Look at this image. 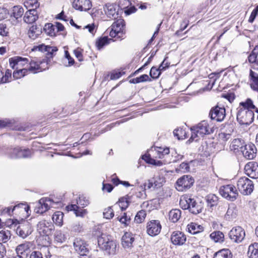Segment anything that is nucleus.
<instances>
[{"mask_svg":"<svg viewBox=\"0 0 258 258\" xmlns=\"http://www.w3.org/2000/svg\"><path fill=\"white\" fill-rule=\"evenodd\" d=\"M41 33V28L36 25L32 26L28 32L29 37L32 39H36Z\"/></svg>","mask_w":258,"mask_h":258,"instance_id":"nucleus-29","label":"nucleus"},{"mask_svg":"<svg viewBox=\"0 0 258 258\" xmlns=\"http://www.w3.org/2000/svg\"><path fill=\"white\" fill-rule=\"evenodd\" d=\"M161 225L159 221L152 220L147 223V232L151 236L157 235L161 231Z\"/></svg>","mask_w":258,"mask_h":258,"instance_id":"nucleus-13","label":"nucleus"},{"mask_svg":"<svg viewBox=\"0 0 258 258\" xmlns=\"http://www.w3.org/2000/svg\"><path fill=\"white\" fill-rule=\"evenodd\" d=\"M207 201L208 206L212 207L217 205L218 197L214 195H210L207 196Z\"/></svg>","mask_w":258,"mask_h":258,"instance_id":"nucleus-51","label":"nucleus"},{"mask_svg":"<svg viewBox=\"0 0 258 258\" xmlns=\"http://www.w3.org/2000/svg\"><path fill=\"white\" fill-rule=\"evenodd\" d=\"M43 48H45V51L48 52H51V51H56V49L55 48H53L51 47H50V46H46L45 45H40V46H36L35 48V50H38L39 51H42Z\"/></svg>","mask_w":258,"mask_h":258,"instance_id":"nucleus-60","label":"nucleus"},{"mask_svg":"<svg viewBox=\"0 0 258 258\" xmlns=\"http://www.w3.org/2000/svg\"><path fill=\"white\" fill-rule=\"evenodd\" d=\"M181 211L177 209L171 210L169 213V219L173 223L177 222L181 218Z\"/></svg>","mask_w":258,"mask_h":258,"instance_id":"nucleus-27","label":"nucleus"},{"mask_svg":"<svg viewBox=\"0 0 258 258\" xmlns=\"http://www.w3.org/2000/svg\"><path fill=\"white\" fill-rule=\"evenodd\" d=\"M179 170L183 172L189 171V166L188 164L186 162H183L180 164L179 166Z\"/></svg>","mask_w":258,"mask_h":258,"instance_id":"nucleus-64","label":"nucleus"},{"mask_svg":"<svg viewBox=\"0 0 258 258\" xmlns=\"http://www.w3.org/2000/svg\"><path fill=\"white\" fill-rule=\"evenodd\" d=\"M117 220L121 224H123L124 226H126L130 222L131 219L126 216V214L125 213H124L122 216L117 217Z\"/></svg>","mask_w":258,"mask_h":258,"instance_id":"nucleus-56","label":"nucleus"},{"mask_svg":"<svg viewBox=\"0 0 258 258\" xmlns=\"http://www.w3.org/2000/svg\"><path fill=\"white\" fill-rule=\"evenodd\" d=\"M54 229L52 223L45 220L39 221L37 225V231L41 236L49 235Z\"/></svg>","mask_w":258,"mask_h":258,"instance_id":"nucleus-7","label":"nucleus"},{"mask_svg":"<svg viewBox=\"0 0 258 258\" xmlns=\"http://www.w3.org/2000/svg\"><path fill=\"white\" fill-rule=\"evenodd\" d=\"M104 11L108 17L115 18L117 16L115 6L112 4H107L104 8Z\"/></svg>","mask_w":258,"mask_h":258,"instance_id":"nucleus-30","label":"nucleus"},{"mask_svg":"<svg viewBox=\"0 0 258 258\" xmlns=\"http://www.w3.org/2000/svg\"><path fill=\"white\" fill-rule=\"evenodd\" d=\"M24 5L27 9L35 10L38 8L39 4L38 0H25Z\"/></svg>","mask_w":258,"mask_h":258,"instance_id":"nucleus-40","label":"nucleus"},{"mask_svg":"<svg viewBox=\"0 0 258 258\" xmlns=\"http://www.w3.org/2000/svg\"><path fill=\"white\" fill-rule=\"evenodd\" d=\"M194 178L189 175H183L177 179L176 182V188L179 191L189 189L194 183Z\"/></svg>","mask_w":258,"mask_h":258,"instance_id":"nucleus-6","label":"nucleus"},{"mask_svg":"<svg viewBox=\"0 0 258 258\" xmlns=\"http://www.w3.org/2000/svg\"><path fill=\"white\" fill-rule=\"evenodd\" d=\"M203 227L196 223H191L187 226V231L192 234H195L203 231Z\"/></svg>","mask_w":258,"mask_h":258,"instance_id":"nucleus-25","label":"nucleus"},{"mask_svg":"<svg viewBox=\"0 0 258 258\" xmlns=\"http://www.w3.org/2000/svg\"><path fill=\"white\" fill-rule=\"evenodd\" d=\"M38 19L37 12L35 10L30 9L27 11L24 16L25 22L29 24L33 23Z\"/></svg>","mask_w":258,"mask_h":258,"instance_id":"nucleus-20","label":"nucleus"},{"mask_svg":"<svg viewBox=\"0 0 258 258\" xmlns=\"http://www.w3.org/2000/svg\"><path fill=\"white\" fill-rule=\"evenodd\" d=\"M243 141L240 139H235L233 140L230 144V148L231 150L235 152H238L240 149L241 151L243 148Z\"/></svg>","mask_w":258,"mask_h":258,"instance_id":"nucleus-24","label":"nucleus"},{"mask_svg":"<svg viewBox=\"0 0 258 258\" xmlns=\"http://www.w3.org/2000/svg\"><path fill=\"white\" fill-rule=\"evenodd\" d=\"M134 238L131 233L125 232L121 238V244L123 247L130 248L132 246Z\"/></svg>","mask_w":258,"mask_h":258,"instance_id":"nucleus-22","label":"nucleus"},{"mask_svg":"<svg viewBox=\"0 0 258 258\" xmlns=\"http://www.w3.org/2000/svg\"><path fill=\"white\" fill-rule=\"evenodd\" d=\"M191 202V198L188 196L182 197L181 198L179 204L181 208L183 209H188L189 203Z\"/></svg>","mask_w":258,"mask_h":258,"instance_id":"nucleus-41","label":"nucleus"},{"mask_svg":"<svg viewBox=\"0 0 258 258\" xmlns=\"http://www.w3.org/2000/svg\"><path fill=\"white\" fill-rule=\"evenodd\" d=\"M82 52H83V50L79 48H78L75 49L74 51V53L76 57L77 58V59L79 61H82L83 59Z\"/></svg>","mask_w":258,"mask_h":258,"instance_id":"nucleus-62","label":"nucleus"},{"mask_svg":"<svg viewBox=\"0 0 258 258\" xmlns=\"http://www.w3.org/2000/svg\"><path fill=\"white\" fill-rule=\"evenodd\" d=\"M245 173L252 178H258V163L249 162L244 167Z\"/></svg>","mask_w":258,"mask_h":258,"instance_id":"nucleus-15","label":"nucleus"},{"mask_svg":"<svg viewBox=\"0 0 258 258\" xmlns=\"http://www.w3.org/2000/svg\"><path fill=\"white\" fill-rule=\"evenodd\" d=\"M156 152L159 158H162L165 155H168L170 153L168 148L157 147Z\"/></svg>","mask_w":258,"mask_h":258,"instance_id":"nucleus-50","label":"nucleus"},{"mask_svg":"<svg viewBox=\"0 0 258 258\" xmlns=\"http://www.w3.org/2000/svg\"><path fill=\"white\" fill-rule=\"evenodd\" d=\"M18 209L20 210V212H26L28 214L29 207L23 204H19L13 207V211H17Z\"/></svg>","mask_w":258,"mask_h":258,"instance_id":"nucleus-55","label":"nucleus"},{"mask_svg":"<svg viewBox=\"0 0 258 258\" xmlns=\"http://www.w3.org/2000/svg\"><path fill=\"white\" fill-rule=\"evenodd\" d=\"M237 186L239 191L244 195H250L254 188L253 182L246 177H242L238 180Z\"/></svg>","mask_w":258,"mask_h":258,"instance_id":"nucleus-4","label":"nucleus"},{"mask_svg":"<svg viewBox=\"0 0 258 258\" xmlns=\"http://www.w3.org/2000/svg\"><path fill=\"white\" fill-rule=\"evenodd\" d=\"M73 7L80 11H87L92 7V4L90 0H74Z\"/></svg>","mask_w":258,"mask_h":258,"instance_id":"nucleus-19","label":"nucleus"},{"mask_svg":"<svg viewBox=\"0 0 258 258\" xmlns=\"http://www.w3.org/2000/svg\"><path fill=\"white\" fill-rule=\"evenodd\" d=\"M114 211L112 207H109L104 210L103 216L107 219H110L114 216Z\"/></svg>","mask_w":258,"mask_h":258,"instance_id":"nucleus-52","label":"nucleus"},{"mask_svg":"<svg viewBox=\"0 0 258 258\" xmlns=\"http://www.w3.org/2000/svg\"><path fill=\"white\" fill-rule=\"evenodd\" d=\"M243 156L247 159H253L256 154V148L253 144L245 145L241 150Z\"/></svg>","mask_w":258,"mask_h":258,"instance_id":"nucleus-17","label":"nucleus"},{"mask_svg":"<svg viewBox=\"0 0 258 258\" xmlns=\"http://www.w3.org/2000/svg\"><path fill=\"white\" fill-rule=\"evenodd\" d=\"M231 138V134L225 133H221L219 134V141L222 143L226 142Z\"/></svg>","mask_w":258,"mask_h":258,"instance_id":"nucleus-58","label":"nucleus"},{"mask_svg":"<svg viewBox=\"0 0 258 258\" xmlns=\"http://www.w3.org/2000/svg\"><path fill=\"white\" fill-rule=\"evenodd\" d=\"M143 159L145 160L147 163L152 165L160 166L163 164V163L161 161L156 160L154 159L151 158L150 157H143Z\"/></svg>","mask_w":258,"mask_h":258,"instance_id":"nucleus-53","label":"nucleus"},{"mask_svg":"<svg viewBox=\"0 0 258 258\" xmlns=\"http://www.w3.org/2000/svg\"><path fill=\"white\" fill-rule=\"evenodd\" d=\"M188 209L191 213L194 214H199L202 211V207L201 205L198 204L194 199L191 198Z\"/></svg>","mask_w":258,"mask_h":258,"instance_id":"nucleus-34","label":"nucleus"},{"mask_svg":"<svg viewBox=\"0 0 258 258\" xmlns=\"http://www.w3.org/2000/svg\"><path fill=\"white\" fill-rule=\"evenodd\" d=\"M10 66L14 67L15 65L25 66L29 63V68L28 72L35 74L48 69V63L46 60H37L36 59L29 60L26 58L17 57L10 59Z\"/></svg>","mask_w":258,"mask_h":258,"instance_id":"nucleus-1","label":"nucleus"},{"mask_svg":"<svg viewBox=\"0 0 258 258\" xmlns=\"http://www.w3.org/2000/svg\"><path fill=\"white\" fill-rule=\"evenodd\" d=\"M29 244L26 242L19 245L17 247L16 250L17 253L20 255L23 254L25 252L29 250Z\"/></svg>","mask_w":258,"mask_h":258,"instance_id":"nucleus-45","label":"nucleus"},{"mask_svg":"<svg viewBox=\"0 0 258 258\" xmlns=\"http://www.w3.org/2000/svg\"><path fill=\"white\" fill-rule=\"evenodd\" d=\"M237 214V210L234 204L229 205L225 218L228 220L235 218Z\"/></svg>","mask_w":258,"mask_h":258,"instance_id":"nucleus-23","label":"nucleus"},{"mask_svg":"<svg viewBox=\"0 0 258 258\" xmlns=\"http://www.w3.org/2000/svg\"><path fill=\"white\" fill-rule=\"evenodd\" d=\"M53 201L50 198H42L36 204L34 211L36 213L43 214L52 206Z\"/></svg>","mask_w":258,"mask_h":258,"instance_id":"nucleus-8","label":"nucleus"},{"mask_svg":"<svg viewBox=\"0 0 258 258\" xmlns=\"http://www.w3.org/2000/svg\"><path fill=\"white\" fill-rule=\"evenodd\" d=\"M258 58V45L255 46L253 50L248 56V59L250 63H254Z\"/></svg>","mask_w":258,"mask_h":258,"instance_id":"nucleus-42","label":"nucleus"},{"mask_svg":"<svg viewBox=\"0 0 258 258\" xmlns=\"http://www.w3.org/2000/svg\"><path fill=\"white\" fill-rule=\"evenodd\" d=\"M183 158V155L177 154L176 152L174 151V152H172V159L170 161H169V162H176L178 161L182 160Z\"/></svg>","mask_w":258,"mask_h":258,"instance_id":"nucleus-59","label":"nucleus"},{"mask_svg":"<svg viewBox=\"0 0 258 258\" xmlns=\"http://www.w3.org/2000/svg\"><path fill=\"white\" fill-rule=\"evenodd\" d=\"M165 178L163 176H157L153 178V180L149 182L147 184H145V186H147L148 188L153 187L159 188L161 187L165 182Z\"/></svg>","mask_w":258,"mask_h":258,"instance_id":"nucleus-21","label":"nucleus"},{"mask_svg":"<svg viewBox=\"0 0 258 258\" xmlns=\"http://www.w3.org/2000/svg\"><path fill=\"white\" fill-rule=\"evenodd\" d=\"M89 200L84 196H80L77 201V204L81 206L82 208L86 207L89 204Z\"/></svg>","mask_w":258,"mask_h":258,"instance_id":"nucleus-54","label":"nucleus"},{"mask_svg":"<svg viewBox=\"0 0 258 258\" xmlns=\"http://www.w3.org/2000/svg\"><path fill=\"white\" fill-rule=\"evenodd\" d=\"M21 66L15 65L13 69L16 67L17 70L13 72V77L16 79H19L25 76L28 73V70L26 68L19 69ZM12 68V67L11 66Z\"/></svg>","mask_w":258,"mask_h":258,"instance_id":"nucleus-32","label":"nucleus"},{"mask_svg":"<svg viewBox=\"0 0 258 258\" xmlns=\"http://www.w3.org/2000/svg\"><path fill=\"white\" fill-rule=\"evenodd\" d=\"M210 236L216 242H222L224 241V239L223 233L219 231L212 232Z\"/></svg>","mask_w":258,"mask_h":258,"instance_id":"nucleus-37","label":"nucleus"},{"mask_svg":"<svg viewBox=\"0 0 258 258\" xmlns=\"http://www.w3.org/2000/svg\"><path fill=\"white\" fill-rule=\"evenodd\" d=\"M250 87L252 89H258V74L252 70L249 73Z\"/></svg>","mask_w":258,"mask_h":258,"instance_id":"nucleus-28","label":"nucleus"},{"mask_svg":"<svg viewBox=\"0 0 258 258\" xmlns=\"http://www.w3.org/2000/svg\"><path fill=\"white\" fill-rule=\"evenodd\" d=\"M32 232V226L28 221H26L20 225L16 230L17 234L23 238L27 237Z\"/></svg>","mask_w":258,"mask_h":258,"instance_id":"nucleus-16","label":"nucleus"},{"mask_svg":"<svg viewBox=\"0 0 258 258\" xmlns=\"http://www.w3.org/2000/svg\"><path fill=\"white\" fill-rule=\"evenodd\" d=\"M24 13L23 9L20 6H14L11 11V16L16 19L21 17Z\"/></svg>","mask_w":258,"mask_h":258,"instance_id":"nucleus-38","label":"nucleus"},{"mask_svg":"<svg viewBox=\"0 0 258 258\" xmlns=\"http://www.w3.org/2000/svg\"><path fill=\"white\" fill-rule=\"evenodd\" d=\"M214 258H232V254L228 249H223L215 253Z\"/></svg>","mask_w":258,"mask_h":258,"instance_id":"nucleus-36","label":"nucleus"},{"mask_svg":"<svg viewBox=\"0 0 258 258\" xmlns=\"http://www.w3.org/2000/svg\"><path fill=\"white\" fill-rule=\"evenodd\" d=\"M247 254L249 258H258L257 243H253L249 246Z\"/></svg>","mask_w":258,"mask_h":258,"instance_id":"nucleus-31","label":"nucleus"},{"mask_svg":"<svg viewBox=\"0 0 258 258\" xmlns=\"http://www.w3.org/2000/svg\"><path fill=\"white\" fill-rule=\"evenodd\" d=\"M109 39L107 37L104 36L98 39L96 43V46L98 49H101L104 46L107 45L109 43Z\"/></svg>","mask_w":258,"mask_h":258,"instance_id":"nucleus-49","label":"nucleus"},{"mask_svg":"<svg viewBox=\"0 0 258 258\" xmlns=\"http://www.w3.org/2000/svg\"><path fill=\"white\" fill-rule=\"evenodd\" d=\"M73 244L75 251L81 255H85L89 251L88 245L86 242L81 238H76Z\"/></svg>","mask_w":258,"mask_h":258,"instance_id":"nucleus-12","label":"nucleus"},{"mask_svg":"<svg viewBox=\"0 0 258 258\" xmlns=\"http://www.w3.org/2000/svg\"><path fill=\"white\" fill-rule=\"evenodd\" d=\"M161 73L158 68L153 67L150 72V75L153 79H157L160 76Z\"/></svg>","mask_w":258,"mask_h":258,"instance_id":"nucleus-57","label":"nucleus"},{"mask_svg":"<svg viewBox=\"0 0 258 258\" xmlns=\"http://www.w3.org/2000/svg\"><path fill=\"white\" fill-rule=\"evenodd\" d=\"M55 241L62 243L65 241L66 239V235L60 231H56L54 235Z\"/></svg>","mask_w":258,"mask_h":258,"instance_id":"nucleus-46","label":"nucleus"},{"mask_svg":"<svg viewBox=\"0 0 258 258\" xmlns=\"http://www.w3.org/2000/svg\"><path fill=\"white\" fill-rule=\"evenodd\" d=\"M125 33V22L122 19L115 21L111 25L109 35L112 38H122Z\"/></svg>","mask_w":258,"mask_h":258,"instance_id":"nucleus-3","label":"nucleus"},{"mask_svg":"<svg viewBox=\"0 0 258 258\" xmlns=\"http://www.w3.org/2000/svg\"><path fill=\"white\" fill-rule=\"evenodd\" d=\"M219 192L223 197L231 201H235L238 196L236 187L232 184L222 186L220 188Z\"/></svg>","mask_w":258,"mask_h":258,"instance_id":"nucleus-5","label":"nucleus"},{"mask_svg":"<svg viewBox=\"0 0 258 258\" xmlns=\"http://www.w3.org/2000/svg\"><path fill=\"white\" fill-rule=\"evenodd\" d=\"M43 30L47 35L50 36H54L56 34V27L51 23L45 24Z\"/></svg>","mask_w":258,"mask_h":258,"instance_id":"nucleus-35","label":"nucleus"},{"mask_svg":"<svg viewBox=\"0 0 258 258\" xmlns=\"http://www.w3.org/2000/svg\"><path fill=\"white\" fill-rule=\"evenodd\" d=\"M12 151L17 152L19 158H28L31 156V151L28 149H22L21 147L13 148Z\"/></svg>","mask_w":258,"mask_h":258,"instance_id":"nucleus-26","label":"nucleus"},{"mask_svg":"<svg viewBox=\"0 0 258 258\" xmlns=\"http://www.w3.org/2000/svg\"><path fill=\"white\" fill-rule=\"evenodd\" d=\"M252 109H255L252 101L247 99L245 102L240 103V106L237 114V120L241 125H249L254 117V113Z\"/></svg>","mask_w":258,"mask_h":258,"instance_id":"nucleus-2","label":"nucleus"},{"mask_svg":"<svg viewBox=\"0 0 258 258\" xmlns=\"http://www.w3.org/2000/svg\"><path fill=\"white\" fill-rule=\"evenodd\" d=\"M258 13V5L256 7V8L252 11L251 15L249 18L248 22L250 23H252L255 19L256 16L257 15Z\"/></svg>","mask_w":258,"mask_h":258,"instance_id":"nucleus-63","label":"nucleus"},{"mask_svg":"<svg viewBox=\"0 0 258 258\" xmlns=\"http://www.w3.org/2000/svg\"><path fill=\"white\" fill-rule=\"evenodd\" d=\"M229 237L231 240L236 243L241 242L245 236V231L240 226L233 227L229 232Z\"/></svg>","mask_w":258,"mask_h":258,"instance_id":"nucleus-9","label":"nucleus"},{"mask_svg":"<svg viewBox=\"0 0 258 258\" xmlns=\"http://www.w3.org/2000/svg\"><path fill=\"white\" fill-rule=\"evenodd\" d=\"M173 135L176 137L178 140H183L187 137L185 131L182 128H177L173 131Z\"/></svg>","mask_w":258,"mask_h":258,"instance_id":"nucleus-47","label":"nucleus"},{"mask_svg":"<svg viewBox=\"0 0 258 258\" xmlns=\"http://www.w3.org/2000/svg\"><path fill=\"white\" fill-rule=\"evenodd\" d=\"M98 242L102 249L108 251L109 253L114 252L116 244L113 241L101 237L98 238Z\"/></svg>","mask_w":258,"mask_h":258,"instance_id":"nucleus-14","label":"nucleus"},{"mask_svg":"<svg viewBox=\"0 0 258 258\" xmlns=\"http://www.w3.org/2000/svg\"><path fill=\"white\" fill-rule=\"evenodd\" d=\"M118 205V206L120 208L122 211L125 210L129 205V202L125 198H120L118 202H117L114 206Z\"/></svg>","mask_w":258,"mask_h":258,"instance_id":"nucleus-48","label":"nucleus"},{"mask_svg":"<svg viewBox=\"0 0 258 258\" xmlns=\"http://www.w3.org/2000/svg\"><path fill=\"white\" fill-rule=\"evenodd\" d=\"M147 81H150L151 79H149V77L147 75L144 74L141 75L139 77H137L130 80V82L133 84H137L141 82H146Z\"/></svg>","mask_w":258,"mask_h":258,"instance_id":"nucleus-43","label":"nucleus"},{"mask_svg":"<svg viewBox=\"0 0 258 258\" xmlns=\"http://www.w3.org/2000/svg\"><path fill=\"white\" fill-rule=\"evenodd\" d=\"M146 215V212L145 210L139 211L135 217V221L137 223H142L144 221Z\"/></svg>","mask_w":258,"mask_h":258,"instance_id":"nucleus-44","label":"nucleus"},{"mask_svg":"<svg viewBox=\"0 0 258 258\" xmlns=\"http://www.w3.org/2000/svg\"><path fill=\"white\" fill-rule=\"evenodd\" d=\"M191 131L197 132L201 136L210 134L213 132L212 128L206 120H203L196 126H193L191 128Z\"/></svg>","mask_w":258,"mask_h":258,"instance_id":"nucleus-11","label":"nucleus"},{"mask_svg":"<svg viewBox=\"0 0 258 258\" xmlns=\"http://www.w3.org/2000/svg\"><path fill=\"white\" fill-rule=\"evenodd\" d=\"M11 237L10 231L3 229L0 231V243H6L8 241Z\"/></svg>","mask_w":258,"mask_h":258,"instance_id":"nucleus-39","label":"nucleus"},{"mask_svg":"<svg viewBox=\"0 0 258 258\" xmlns=\"http://www.w3.org/2000/svg\"><path fill=\"white\" fill-rule=\"evenodd\" d=\"M209 115L212 119L221 122L225 117V109L224 107H220L217 105L211 109Z\"/></svg>","mask_w":258,"mask_h":258,"instance_id":"nucleus-10","label":"nucleus"},{"mask_svg":"<svg viewBox=\"0 0 258 258\" xmlns=\"http://www.w3.org/2000/svg\"><path fill=\"white\" fill-rule=\"evenodd\" d=\"M63 214L60 211L55 212L52 217V219L56 225L61 227L63 224Z\"/></svg>","mask_w":258,"mask_h":258,"instance_id":"nucleus-33","label":"nucleus"},{"mask_svg":"<svg viewBox=\"0 0 258 258\" xmlns=\"http://www.w3.org/2000/svg\"><path fill=\"white\" fill-rule=\"evenodd\" d=\"M11 71L10 70H7L6 71L5 75L2 76L1 78V81L2 83H5L9 81V79L11 77Z\"/></svg>","mask_w":258,"mask_h":258,"instance_id":"nucleus-61","label":"nucleus"},{"mask_svg":"<svg viewBox=\"0 0 258 258\" xmlns=\"http://www.w3.org/2000/svg\"><path fill=\"white\" fill-rule=\"evenodd\" d=\"M170 239L173 244L176 245H182L185 242L186 236L182 232L176 231L172 232Z\"/></svg>","mask_w":258,"mask_h":258,"instance_id":"nucleus-18","label":"nucleus"}]
</instances>
